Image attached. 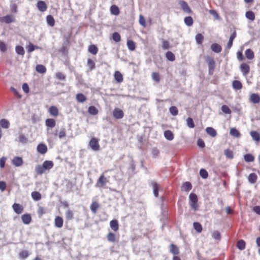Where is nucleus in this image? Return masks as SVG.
<instances>
[{
    "label": "nucleus",
    "mask_w": 260,
    "mask_h": 260,
    "mask_svg": "<svg viewBox=\"0 0 260 260\" xmlns=\"http://www.w3.org/2000/svg\"><path fill=\"white\" fill-rule=\"evenodd\" d=\"M244 159L245 161L249 162L253 161L254 157L252 154L248 153L244 156Z\"/></svg>",
    "instance_id": "nucleus-40"
},
{
    "label": "nucleus",
    "mask_w": 260,
    "mask_h": 260,
    "mask_svg": "<svg viewBox=\"0 0 260 260\" xmlns=\"http://www.w3.org/2000/svg\"><path fill=\"white\" fill-rule=\"evenodd\" d=\"M112 39L116 42H119L121 40V37L119 33L115 32L112 34Z\"/></svg>",
    "instance_id": "nucleus-55"
},
{
    "label": "nucleus",
    "mask_w": 260,
    "mask_h": 260,
    "mask_svg": "<svg viewBox=\"0 0 260 260\" xmlns=\"http://www.w3.org/2000/svg\"><path fill=\"white\" fill-rule=\"evenodd\" d=\"M13 164L16 167H20L23 164V159L20 157H14L12 160Z\"/></svg>",
    "instance_id": "nucleus-14"
},
{
    "label": "nucleus",
    "mask_w": 260,
    "mask_h": 260,
    "mask_svg": "<svg viewBox=\"0 0 260 260\" xmlns=\"http://www.w3.org/2000/svg\"><path fill=\"white\" fill-rule=\"evenodd\" d=\"M189 200L191 208L194 211H197L199 208L197 196L195 193H191L189 196Z\"/></svg>",
    "instance_id": "nucleus-2"
},
{
    "label": "nucleus",
    "mask_w": 260,
    "mask_h": 260,
    "mask_svg": "<svg viewBox=\"0 0 260 260\" xmlns=\"http://www.w3.org/2000/svg\"><path fill=\"white\" fill-rule=\"evenodd\" d=\"M204 39V37L201 34H198L196 36V41L198 44H202Z\"/></svg>",
    "instance_id": "nucleus-51"
},
{
    "label": "nucleus",
    "mask_w": 260,
    "mask_h": 260,
    "mask_svg": "<svg viewBox=\"0 0 260 260\" xmlns=\"http://www.w3.org/2000/svg\"><path fill=\"white\" fill-rule=\"evenodd\" d=\"M99 207V205L96 202H93L90 205V208L91 211L93 213H95L97 212V209Z\"/></svg>",
    "instance_id": "nucleus-38"
},
{
    "label": "nucleus",
    "mask_w": 260,
    "mask_h": 260,
    "mask_svg": "<svg viewBox=\"0 0 260 260\" xmlns=\"http://www.w3.org/2000/svg\"><path fill=\"white\" fill-rule=\"evenodd\" d=\"M110 11L112 14L118 15L119 14L118 7L116 5H112L110 8Z\"/></svg>",
    "instance_id": "nucleus-36"
},
{
    "label": "nucleus",
    "mask_w": 260,
    "mask_h": 260,
    "mask_svg": "<svg viewBox=\"0 0 260 260\" xmlns=\"http://www.w3.org/2000/svg\"><path fill=\"white\" fill-rule=\"evenodd\" d=\"M89 145L91 148L94 151L99 150L100 149V145L99 144L98 140L95 138H92L89 143Z\"/></svg>",
    "instance_id": "nucleus-4"
},
{
    "label": "nucleus",
    "mask_w": 260,
    "mask_h": 260,
    "mask_svg": "<svg viewBox=\"0 0 260 260\" xmlns=\"http://www.w3.org/2000/svg\"><path fill=\"white\" fill-rule=\"evenodd\" d=\"M32 199L35 201H38L41 199V194L37 191H33L31 193Z\"/></svg>",
    "instance_id": "nucleus-29"
},
{
    "label": "nucleus",
    "mask_w": 260,
    "mask_h": 260,
    "mask_svg": "<svg viewBox=\"0 0 260 260\" xmlns=\"http://www.w3.org/2000/svg\"><path fill=\"white\" fill-rule=\"evenodd\" d=\"M151 185L153 189V192L154 196L155 197H158V190L160 189V185L158 184L157 182L154 181H151Z\"/></svg>",
    "instance_id": "nucleus-8"
},
{
    "label": "nucleus",
    "mask_w": 260,
    "mask_h": 260,
    "mask_svg": "<svg viewBox=\"0 0 260 260\" xmlns=\"http://www.w3.org/2000/svg\"><path fill=\"white\" fill-rule=\"evenodd\" d=\"M224 154L228 158L232 159L234 157L233 152L230 149H225L224 150Z\"/></svg>",
    "instance_id": "nucleus-50"
},
{
    "label": "nucleus",
    "mask_w": 260,
    "mask_h": 260,
    "mask_svg": "<svg viewBox=\"0 0 260 260\" xmlns=\"http://www.w3.org/2000/svg\"><path fill=\"white\" fill-rule=\"evenodd\" d=\"M230 134L231 135L236 138H239L241 135L240 132L236 128H231Z\"/></svg>",
    "instance_id": "nucleus-33"
},
{
    "label": "nucleus",
    "mask_w": 260,
    "mask_h": 260,
    "mask_svg": "<svg viewBox=\"0 0 260 260\" xmlns=\"http://www.w3.org/2000/svg\"><path fill=\"white\" fill-rule=\"evenodd\" d=\"M66 217L68 220L72 219L74 218L73 212L70 209H68L66 212Z\"/></svg>",
    "instance_id": "nucleus-45"
},
{
    "label": "nucleus",
    "mask_w": 260,
    "mask_h": 260,
    "mask_svg": "<svg viewBox=\"0 0 260 260\" xmlns=\"http://www.w3.org/2000/svg\"><path fill=\"white\" fill-rule=\"evenodd\" d=\"M107 239L109 241L114 242L115 241V235L111 232H110L107 235Z\"/></svg>",
    "instance_id": "nucleus-56"
},
{
    "label": "nucleus",
    "mask_w": 260,
    "mask_h": 260,
    "mask_svg": "<svg viewBox=\"0 0 260 260\" xmlns=\"http://www.w3.org/2000/svg\"><path fill=\"white\" fill-rule=\"evenodd\" d=\"M127 46L129 50L131 51H133L135 49V44L134 42L132 40H128L127 41Z\"/></svg>",
    "instance_id": "nucleus-47"
},
{
    "label": "nucleus",
    "mask_w": 260,
    "mask_h": 260,
    "mask_svg": "<svg viewBox=\"0 0 260 260\" xmlns=\"http://www.w3.org/2000/svg\"><path fill=\"white\" fill-rule=\"evenodd\" d=\"M184 21L185 24L188 26H190L193 24V19L192 17L190 16H187L185 17Z\"/></svg>",
    "instance_id": "nucleus-41"
},
{
    "label": "nucleus",
    "mask_w": 260,
    "mask_h": 260,
    "mask_svg": "<svg viewBox=\"0 0 260 260\" xmlns=\"http://www.w3.org/2000/svg\"><path fill=\"white\" fill-rule=\"evenodd\" d=\"M110 228L114 231L116 232L118 231L119 226L117 220H112L110 222Z\"/></svg>",
    "instance_id": "nucleus-23"
},
{
    "label": "nucleus",
    "mask_w": 260,
    "mask_h": 260,
    "mask_svg": "<svg viewBox=\"0 0 260 260\" xmlns=\"http://www.w3.org/2000/svg\"><path fill=\"white\" fill-rule=\"evenodd\" d=\"M236 37V31H234L230 36L229 42L226 45V48L228 49H230L233 45V42L234 40L235 39Z\"/></svg>",
    "instance_id": "nucleus-16"
},
{
    "label": "nucleus",
    "mask_w": 260,
    "mask_h": 260,
    "mask_svg": "<svg viewBox=\"0 0 260 260\" xmlns=\"http://www.w3.org/2000/svg\"><path fill=\"white\" fill-rule=\"evenodd\" d=\"M45 124L48 127L53 128L56 125V121L52 118H48L45 121Z\"/></svg>",
    "instance_id": "nucleus-18"
},
{
    "label": "nucleus",
    "mask_w": 260,
    "mask_h": 260,
    "mask_svg": "<svg viewBox=\"0 0 260 260\" xmlns=\"http://www.w3.org/2000/svg\"><path fill=\"white\" fill-rule=\"evenodd\" d=\"M15 51L17 54L23 56L25 54V51L23 47L21 46H16L15 47Z\"/></svg>",
    "instance_id": "nucleus-30"
},
{
    "label": "nucleus",
    "mask_w": 260,
    "mask_h": 260,
    "mask_svg": "<svg viewBox=\"0 0 260 260\" xmlns=\"http://www.w3.org/2000/svg\"><path fill=\"white\" fill-rule=\"evenodd\" d=\"M55 76L56 78L60 80H64L66 78L65 75L60 72H57Z\"/></svg>",
    "instance_id": "nucleus-63"
},
{
    "label": "nucleus",
    "mask_w": 260,
    "mask_h": 260,
    "mask_svg": "<svg viewBox=\"0 0 260 260\" xmlns=\"http://www.w3.org/2000/svg\"><path fill=\"white\" fill-rule=\"evenodd\" d=\"M63 220L60 216H56L54 219L55 226L58 228H61L63 226Z\"/></svg>",
    "instance_id": "nucleus-12"
},
{
    "label": "nucleus",
    "mask_w": 260,
    "mask_h": 260,
    "mask_svg": "<svg viewBox=\"0 0 260 260\" xmlns=\"http://www.w3.org/2000/svg\"><path fill=\"white\" fill-rule=\"evenodd\" d=\"M88 111L89 114L95 115L98 113V110L93 106H91L88 108Z\"/></svg>",
    "instance_id": "nucleus-43"
},
{
    "label": "nucleus",
    "mask_w": 260,
    "mask_h": 260,
    "mask_svg": "<svg viewBox=\"0 0 260 260\" xmlns=\"http://www.w3.org/2000/svg\"><path fill=\"white\" fill-rule=\"evenodd\" d=\"M211 48L215 53H219L222 50L221 46L217 43L212 44L211 46Z\"/></svg>",
    "instance_id": "nucleus-22"
},
{
    "label": "nucleus",
    "mask_w": 260,
    "mask_h": 260,
    "mask_svg": "<svg viewBox=\"0 0 260 260\" xmlns=\"http://www.w3.org/2000/svg\"><path fill=\"white\" fill-rule=\"evenodd\" d=\"M193 228L198 233H201L202 231V226L201 224L199 222H194Z\"/></svg>",
    "instance_id": "nucleus-53"
},
{
    "label": "nucleus",
    "mask_w": 260,
    "mask_h": 260,
    "mask_svg": "<svg viewBox=\"0 0 260 260\" xmlns=\"http://www.w3.org/2000/svg\"><path fill=\"white\" fill-rule=\"evenodd\" d=\"M206 61L208 66L209 73L210 74H211L213 73V72L215 67V62L214 59L210 56H207Z\"/></svg>",
    "instance_id": "nucleus-3"
},
{
    "label": "nucleus",
    "mask_w": 260,
    "mask_h": 260,
    "mask_svg": "<svg viewBox=\"0 0 260 260\" xmlns=\"http://www.w3.org/2000/svg\"><path fill=\"white\" fill-rule=\"evenodd\" d=\"M248 180L250 183H254L257 180V175L255 173H251L248 177Z\"/></svg>",
    "instance_id": "nucleus-35"
},
{
    "label": "nucleus",
    "mask_w": 260,
    "mask_h": 260,
    "mask_svg": "<svg viewBox=\"0 0 260 260\" xmlns=\"http://www.w3.org/2000/svg\"><path fill=\"white\" fill-rule=\"evenodd\" d=\"M209 12L210 14L212 15L216 19H217V20L220 19V16H219L218 14L216 12V11L215 10H210L209 11Z\"/></svg>",
    "instance_id": "nucleus-61"
},
{
    "label": "nucleus",
    "mask_w": 260,
    "mask_h": 260,
    "mask_svg": "<svg viewBox=\"0 0 260 260\" xmlns=\"http://www.w3.org/2000/svg\"><path fill=\"white\" fill-rule=\"evenodd\" d=\"M169 111L173 116H176L178 114V110L175 106H171L169 108Z\"/></svg>",
    "instance_id": "nucleus-49"
},
{
    "label": "nucleus",
    "mask_w": 260,
    "mask_h": 260,
    "mask_svg": "<svg viewBox=\"0 0 260 260\" xmlns=\"http://www.w3.org/2000/svg\"><path fill=\"white\" fill-rule=\"evenodd\" d=\"M37 151L41 154H44L47 151V147L45 144H40L37 147Z\"/></svg>",
    "instance_id": "nucleus-15"
},
{
    "label": "nucleus",
    "mask_w": 260,
    "mask_h": 260,
    "mask_svg": "<svg viewBox=\"0 0 260 260\" xmlns=\"http://www.w3.org/2000/svg\"><path fill=\"white\" fill-rule=\"evenodd\" d=\"M232 86L235 90H240L242 87V83L238 80H234L232 83Z\"/></svg>",
    "instance_id": "nucleus-26"
},
{
    "label": "nucleus",
    "mask_w": 260,
    "mask_h": 260,
    "mask_svg": "<svg viewBox=\"0 0 260 260\" xmlns=\"http://www.w3.org/2000/svg\"><path fill=\"white\" fill-rule=\"evenodd\" d=\"M21 219L25 224H29L31 221V217L29 214H24L21 216Z\"/></svg>",
    "instance_id": "nucleus-11"
},
{
    "label": "nucleus",
    "mask_w": 260,
    "mask_h": 260,
    "mask_svg": "<svg viewBox=\"0 0 260 260\" xmlns=\"http://www.w3.org/2000/svg\"><path fill=\"white\" fill-rule=\"evenodd\" d=\"M88 51L93 55H96L98 52V49L94 45H91L88 49Z\"/></svg>",
    "instance_id": "nucleus-34"
},
{
    "label": "nucleus",
    "mask_w": 260,
    "mask_h": 260,
    "mask_svg": "<svg viewBox=\"0 0 260 260\" xmlns=\"http://www.w3.org/2000/svg\"><path fill=\"white\" fill-rule=\"evenodd\" d=\"M200 175L203 179H206L208 176V173L207 171L204 169H202L200 170Z\"/></svg>",
    "instance_id": "nucleus-57"
},
{
    "label": "nucleus",
    "mask_w": 260,
    "mask_h": 260,
    "mask_svg": "<svg viewBox=\"0 0 260 260\" xmlns=\"http://www.w3.org/2000/svg\"><path fill=\"white\" fill-rule=\"evenodd\" d=\"M12 208L14 211L18 214H20L23 212V207L19 204L14 203L12 206Z\"/></svg>",
    "instance_id": "nucleus-10"
},
{
    "label": "nucleus",
    "mask_w": 260,
    "mask_h": 260,
    "mask_svg": "<svg viewBox=\"0 0 260 260\" xmlns=\"http://www.w3.org/2000/svg\"><path fill=\"white\" fill-rule=\"evenodd\" d=\"M87 64L90 67L91 70H93L95 68V63L94 61L90 58L87 60Z\"/></svg>",
    "instance_id": "nucleus-64"
},
{
    "label": "nucleus",
    "mask_w": 260,
    "mask_h": 260,
    "mask_svg": "<svg viewBox=\"0 0 260 260\" xmlns=\"http://www.w3.org/2000/svg\"><path fill=\"white\" fill-rule=\"evenodd\" d=\"M164 136L165 138L169 141H171L174 139V135L170 130H167L164 132Z\"/></svg>",
    "instance_id": "nucleus-25"
},
{
    "label": "nucleus",
    "mask_w": 260,
    "mask_h": 260,
    "mask_svg": "<svg viewBox=\"0 0 260 260\" xmlns=\"http://www.w3.org/2000/svg\"><path fill=\"white\" fill-rule=\"evenodd\" d=\"M186 124L189 128H192L194 127V123L192 119L190 117H188L186 119Z\"/></svg>",
    "instance_id": "nucleus-52"
},
{
    "label": "nucleus",
    "mask_w": 260,
    "mask_h": 260,
    "mask_svg": "<svg viewBox=\"0 0 260 260\" xmlns=\"http://www.w3.org/2000/svg\"><path fill=\"white\" fill-rule=\"evenodd\" d=\"M37 7L39 10L41 12H44L47 10V5L44 1H39L37 3Z\"/></svg>",
    "instance_id": "nucleus-13"
},
{
    "label": "nucleus",
    "mask_w": 260,
    "mask_h": 260,
    "mask_svg": "<svg viewBox=\"0 0 260 260\" xmlns=\"http://www.w3.org/2000/svg\"><path fill=\"white\" fill-rule=\"evenodd\" d=\"M0 124L2 127L4 128H8L10 125L9 122L5 119H2L0 121Z\"/></svg>",
    "instance_id": "nucleus-48"
},
{
    "label": "nucleus",
    "mask_w": 260,
    "mask_h": 260,
    "mask_svg": "<svg viewBox=\"0 0 260 260\" xmlns=\"http://www.w3.org/2000/svg\"><path fill=\"white\" fill-rule=\"evenodd\" d=\"M108 182V180L106 178L103 174L101 175L99 177L97 183H96V186L101 187L105 186Z\"/></svg>",
    "instance_id": "nucleus-5"
},
{
    "label": "nucleus",
    "mask_w": 260,
    "mask_h": 260,
    "mask_svg": "<svg viewBox=\"0 0 260 260\" xmlns=\"http://www.w3.org/2000/svg\"><path fill=\"white\" fill-rule=\"evenodd\" d=\"M54 166L52 161L45 160L43 162L42 165H38L35 167V171L39 175H42L46 171H49Z\"/></svg>",
    "instance_id": "nucleus-1"
},
{
    "label": "nucleus",
    "mask_w": 260,
    "mask_h": 260,
    "mask_svg": "<svg viewBox=\"0 0 260 260\" xmlns=\"http://www.w3.org/2000/svg\"><path fill=\"white\" fill-rule=\"evenodd\" d=\"M170 251L174 255H177L179 253V249L174 244H171L170 245Z\"/></svg>",
    "instance_id": "nucleus-46"
},
{
    "label": "nucleus",
    "mask_w": 260,
    "mask_h": 260,
    "mask_svg": "<svg viewBox=\"0 0 260 260\" xmlns=\"http://www.w3.org/2000/svg\"><path fill=\"white\" fill-rule=\"evenodd\" d=\"M166 57L169 60L171 61H174L175 59L174 54L170 51H168L167 52Z\"/></svg>",
    "instance_id": "nucleus-54"
},
{
    "label": "nucleus",
    "mask_w": 260,
    "mask_h": 260,
    "mask_svg": "<svg viewBox=\"0 0 260 260\" xmlns=\"http://www.w3.org/2000/svg\"><path fill=\"white\" fill-rule=\"evenodd\" d=\"M207 133L212 137H215L217 135L216 130L212 127H208L206 128Z\"/></svg>",
    "instance_id": "nucleus-21"
},
{
    "label": "nucleus",
    "mask_w": 260,
    "mask_h": 260,
    "mask_svg": "<svg viewBox=\"0 0 260 260\" xmlns=\"http://www.w3.org/2000/svg\"><path fill=\"white\" fill-rule=\"evenodd\" d=\"M245 16L247 19L251 21H254L255 19L254 13L251 11H247L245 14Z\"/></svg>",
    "instance_id": "nucleus-39"
},
{
    "label": "nucleus",
    "mask_w": 260,
    "mask_h": 260,
    "mask_svg": "<svg viewBox=\"0 0 260 260\" xmlns=\"http://www.w3.org/2000/svg\"><path fill=\"white\" fill-rule=\"evenodd\" d=\"M221 110H222V111L223 113H224L225 114H230L231 113V109L226 105H223V106H222V107H221Z\"/></svg>",
    "instance_id": "nucleus-59"
},
{
    "label": "nucleus",
    "mask_w": 260,
    "mask_h": 260,
    "mask_svg": "<svg viewBox=\"0 0 260 260\" xmlns=\"http://www.w3.org/2000/svg\"><path fill=\"white\" fill-rule=\"evenodd\" d=\"M139 21L140 25H142L144 27H146V21L144 17L142 15H140L139 16Z\"/></svg>",
    "instance_id": "nucleus-62"
},
{
    "label": "nucleus",
    "mask_w": 260,
    "mask_h": 260,
    "mask_svg": "<svg viewBox=\"0 0 260 260\" xmlns=\"http://www.w3.org/2000/svg\"><path fill=\"white\" fill-rule=\"evenodd\" d=\"M245 56L246 58L248 59H252L254 58V52L253 51L250 49H247L246 50L245 52Z\"/></svg>",
    "instance_id": "nucleus-27"
},
{
    "label": "nucleus",
    "mask_w": 260,
    "mask_h": 260,
    "mask_svg": "<svg viewBox=\"0 0 260 260\" xmlns=\"http://www.w3.org/2000/svg\"><path fill=\"white\" fill-rule=\"evenodd\" d=\"M47 24L50 26H53L55 24L54 18L51 15H48L46 17Z\"/></svg>",
    "instance_id": "nucleus-32"
},
{
    "label": "nucleus",
    "mask_w": 260,
    "mask_h": 260,
    "mask_svg": "<svg viewBox=\"0 0 260 260\" xmlns=\"http://www.w3.org/2000/svg\"><path fill=\"white\" fill-rule=\"evenodd\" d=\"M250 134L254 141L257 142H259L260 141V134L258 132L253 131H251Z\"/></svg>",
    "instance_id": "nucleus-19"
},
{
    "label": "nucleus",
    "mask_w": 260,
    "mask_h": 260,
    "mask_svg": "<svg viewBox=\"0 0 260 260\" xmlns=\"http://www.w3.org/2000/svg\"><path fill=\"white\" fill-rule=\"evenodd\" d=\"M26 49L28 53L32 52L35 50V45L31 42H29L26 47Z\"/></svg>",
    "instance_id": "nucleus-60"
},
{
    "label": "nucleus",
    "mask_w": 260,
    "mask_h": 260,
    "mask_svg": "<svg viewBox=\"0 0 260 260\" xmlns=\"http://www.w3.org/2000/svg\"><path fill=\"white\" fill-rule=\"evenodd\" d=\"M1 20L6 23H10L14 21L13 17L11 15H6L1 18Z\"/></svg>",
    "instance_id": "nucleus-24"
},
{
    "label": "nucleus",
    "mask_w": 260,
    "mask_h": 260,
    "mask_svg": "<svg viewBox=\"0 0 260 260\" xmlns=\"http://www.w3.org/2000/svg\"><path fill=\"white\" fill-rule=\"evenodd\" d=\"M114 78L118 83L123 81V76L119 71H116L114 73Z\"/></svg>",
    "instance_id": "nucleus-28"
},
{
    "label": "nucleus",
    "mask_w": 260,
    "mask_h": 260,
    "mask_svg": "<svg viewBox=\"0 0 260 260\" xmlns=\"http://www.w3.org/2000/svg\"><path fill=\"white\" fill-rule=\"evenodd\" d=\"M152 78L154 81L157 82H158L160 81L159 75L158 73L156 72H153L152 73Z\"/></svg>",
    "instance_id": "nucleus-58"
},
{
    "label": "nucleus",
    "mask_w": 260,
    "mask_h": 260,
    "mask_svg": "<svg viewBox=\"0 0 260 260\" xmlns=\"http://www.w3.org/2000/svg\"><path fill=\"white\" fill-rule=\"evenodd\" d=\"M36 71L41 74H44L46 72V69L43 65L38 64L36 67Z\"/></svg>",
    "instance_id": "nucleus-37"
},
{
    "label": "nucleus",
    "mask_w": 260,
    "mask_h": 260,
    "mask_svg": "<svg viewBox=\"0 0 260 260\" xmlns=\"http://www.w3.org/2000/svg\"><path fill=\"white\" fill-rule=\"evenodd\" d=\"M250 100L253 104H258L260 102V98L257 94L252 93L250 96Z\"/></svg>",
    "instance_id": "nucleus-17"
},
{
    "label": "nucleus",
    "mask_w": 260,
    "mask_h": 260,
    "mask_svg": "<svg viewBox=\"0 0 260 260\" xmlns=\"http://www.w3.org/2000/svg\"><path fill=\"white\" fill-rule=\"evenodd\" d=\"M237 246L240 250H243L245 248V242L243 240H240L238 241Z\"/></svg>",
    "instance_id": "nucleus-42"
},
{
    "label": "nucleus",
    "mask_w": 260,
    "mask_h": 260,
    "mask_svg": "<svg viewBox=\"0 0 260 260\" xmlns=\"http://www.w3.org/2000/svg\"><path fill=\"white\" fill-rule=\"evenodd\" d=\"M179 5L181 7L182 10L188 14L191 13V10L188 6L186 2L184 1H180L179 2Z\"/></svg>",
    "instance_id": "nucleus-7"
},
{
    "label": "nucleus",
    "mask_w": 260,
    "mask_h": 260,
    "mask_svg": "<svg viewBox=\"0 0 260 260\" xmlns=\"http://www.w3.org/2000/svg\"><path fill=\"white\" fill-rule=\"evenodd\" d=\"M240 71L242 72V74L244 76H246L249 73L250 67H249V65H248L246 63H242L240 66Z\"/></svg>",
    "instance_id": "nucleus-9"
},
{
    "label": "nucleus",
    "mask_w": 260,
    "mask_h": 260,
    "mask_svg": "<svg viewBox=\"0 0 260 260\" xmlns=\"http://www.w3.org/2000/svg\"><path fill=\"white\" fill-rule=\"evenodd\" d=\"M191 184L189 182H185L182 187V190L184 191H189L191 189Z\"/></svg>",
    "instance_id": "nucleus-44"
},
{
    "label": "nucleus",
    "mask_w": 260,
    "mask_h": 260,
    "mask_svg": "<svg viewBox=\"0 0 260 260\" xmlns=\"http://www.w3.org/2000/svg\"><path fill=\"white\" fill-rule=\"evenodd\" d=\"M76 99L79 103H83L86 100V96L82 93H78L76 94Z\"/></svg>",
    "instance_id": "nucleus-31"
},
{
    "label": "nucleus",
    "mask_w": 260,
    "mask_h": 260,
    "mask_svg": "<svg viewBox=\"0 0 260 260\" xmlns=\"http://www.w3.org/2000/svg\"><path fill=\"white\" fill-rule=\"evenodd\" d=\"M113 115L116 119H119L123 118L124 113L122 110L116 108L113 110Z\"/></svg>",
    "instance_id": "nucleus-6"
},
{
    "label": "nucleus",
    "mask_w": 260,
    "mask_h": 260,
    "mask_svg": "<svg viewBox=\"0 0 260 260\" xmlns=\"http://www.w3.org/2000/svg\"><path fill=\"white\" fill-rule=\"evenodd\" d=\"M49 112L51 115L55 117L58 116L59 114L58 109L54 106H52L49 108Z\"/></svg>",
    "instance_id": "nucleus-20"
}]
</instances>
